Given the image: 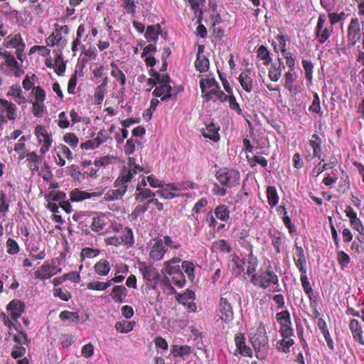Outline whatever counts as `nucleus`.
<instances>
[{
  "mask_svg": "<svg viewBox=\"0 0 364 364\" xmlns=\"http://www.w3.org/2000/svg\"><path fill=\"white\" fill-rule=\"evenodd\" d=\"M151 77L158 80V85L152 92L156 97H160L161 101H176L178 94L183 90L180 86L176 87L167 74H161L153 68L149 71Z\"/></svg>",
  "mask_w": 364,
  "mask_h": 364,
  "instance_id": "obj_1",
  "label": "nucleus"
},
{
  "mask_svg": "<svg viewBox=\"0 0 364 364\" xmlns=\"http://www.w3.org/2000/svg\"><path fill=\"white\" fill-rule=\"evenodd\" d=\"M276 319L279 324V333L282 339L276 344L277 349L287 353L290 348L294 344L292 337L294 335L290 314L288 310H284L276 314Z\"/></svg>",
  "mask_w": 364,
  "mask_h": 364,
  "instance_id": "obj_2",
  "label": "nucleus"
},
{
  "mask_svg": "<svg viewBox=\"0 0 364 364\" xmlns=\"http://www.w3.org/2000/svg\"><path fill=\"white\" fill-rule=\"evenodd\" d=\"M250 282L255 287L267 289L272 291H279L278 276L272 270L270 264L267 267H261L257 274L250 279Z\"/></svg>",
  "mask_w": 364,
  "mask_h": 364,
  "instance_id": "obj_3",
  "label": "nucleus"
},
{
  "mask_svg": "<svg viewBox=\"0 0 364 364\" xmlns=\"http://www.w3.org/2000/svg\"><path fill=\"white\" fill-rule=\"evenodd\" d=\"M0 69L9 76L19 77L23 73L21 64L16 60L14 54L8 50H0Z\"/></svg>",
  "mask_w": 364,
  "mask_h": 364,
  "instance_id": "obj_4",
  "label": "nucleus"
},
{
  "mask_svg": "<svg viewBox=\"0 0 364 364\" xmlns=\"http://www.w3.org/2000/svg\"><path fill=\"white\" fill-rule=\"evenodd\" d=\"M144 172V168L136 163L134 157H129L127 167L122 169L120 176L114 182V187H117L119 183L126 185L136 179V175Z\"/></svg>",
  "mask_w": 364,
  "mask_h": 364,
  "instance_id": "obj_5",
  "label": "nucleus"
},
{
  "mask_svg": "<svg viewBox=\"0 0 364 364\" xmlns=\"http://www.w3.org/2000/svg\"><path fill=\"white\" fill-rule=\"evenodd\" d=\"M46 91L40 86L33 87L29 94L28 100L32 104V113L36 117H43L46 111Z\"/></svg>",
  "mask_w": 364,
  "mask_h": 364,
  "instance_id": "obj_6",
  "label": "nucleus"
},
{
  "mask_svg": "<svg viewBox=\"0 0 364 364\" xmlns=\"http://www.w3.org/2000/svg\"><path fill=\"white\" fill-rule=\"evenodd\" d=\"M34 134L40 146V154L43 156L50 150L52 146L53 141L52 134L48 132L45 126L38 124L35 127Z\"/></svg>",
  "mask_w": 364,
  "mask_h": 364,
  "instance_id": "obj_7",
  "label": "nucleus"
},
{
  "mask_svg": "<svg viewBox=\"0 0 364 364\" xmlns=\"http://www.w3.org/2000/svg\"><path fill=\"white\" fill-rule=\"evenodd\" d=\"M216 178L221 185L232 188L238 185L240 176L239 171L235 169L222 168L217 171Z\"/></svg>",
  "mask_w": 364,
  "mask_h": 364,
  "instance_id": "obj_8",
  "label": "nucleus"
},
{
  "mask_svg": "<svg viewBox=\"0 0 364 364\" xmlns=\"http://www.w3.org/2000/svg\"><path fill=\"white\" fill-rule=\"evenodd\" d=\"M4 46L6 48H15L17 58L22 63L26 59L24 53L26 44L20 33L11 34L4 41Z\"/></svg>",
  "mask_w": 364,
  "mask_h": 364,
  "instance_id": "obj_9",
  "label": "nucleus"
},
{
  "mask_svg": "<svg viewBox=\"0 0 364 364\" xmlns=\"http://www.w3.org/2000/svg\"><path fill=\"white\" fill-rule=\"evenodd\" d=\"M54 31L50 34V36L46 40V45L49 47L58 46L63 48L65 46L67 42L66 39L63 36V34H68L69 28L66 25L60 26L57 23L54 25Z\"/></svg>",
  "mask_w": 364,
  "mask_h": 364,
  "instance_id": "obj_10",
  "label": "nucleus"
},
{
  "mask_svg": "<svg viewBox=\"0 0 364 364\" xmlns=\"http://www.w3.org/2000/svg\"><path fill=\"white\" fill-rule=\"evenodd\" d=\"M62 269L58 267L55 261L52 260L50 262H45L36 272H34L35 278L46 280L51 277L61 272Z\"/></svg>",
  "mask_w": 364,
  "mask_h": 364,
  "instance_id": "obj_11",
  "label": "nucleus"
},
{
  "mask_svg": "<svg viewBox=\"0 0 364 364\" xmlns=\"http://www.w3.org/2000/svg\"><path fill=\"white\" fill-rule=\"evenodd\" d=\"M217 316L225 323H229L232 321L234 313L232 307L227 298H220L217 309Z\"/></svg>",
  "mask_w": 364,
  "mask_h": 364,
  "instance_id": "obj_12",
  "label": "nucleus"
},
{
  "mask_svg": "<svg viewBox=\"0 0 364 364\" xmlns=\"http://www.w3.org/2000/svg\"><path fill=\"white\" fill-rule=\"evenodd\" d=\"M200 87L203 94L202 96L206 102L213 100L214 93L220 89L219 85L213 77L200 79Z\"/></svg>",
  "mask_w": 364,
  "mask_h": 364,
  "instance_id": "obj_13",
  "label": "nucleus"
},
{
  "mask_svg": "<svg viewBox=\"0 0 364 364\" xmlns=\"http://www.w3.org/2000/svg\"><path fill=\"white\" fill-rule=\"evenodd\" d=\"M333 31L331 25L326 23L325 15H320L316 28V34L320 43H325L331 36Z\"/></svg>",
  "mask_w": 364,
  "mask_h": 364,
  "instance_id": "obj_14",
  "label": "nucleus"
},
{
  "mask_svg": "<svg viewBox=\"0 0 364 364\" xmlns=\"http://www.w3.org/2000/svg\"><path fill=\"white\" fill-rule=\"evenodd\" d=\"M149 257L154 261H159L164 258L167 248L164 245V242L161 237L152 239L149 245Z\"/></svg>",
  "mask_w": 364,
  "mask_h": 364,
  "instance_id": "obj_15",
  "label": "nucleus"
},
{
  "mask_svg": "<svg viewBox=\"0 0 364 364\" xmlns=\"http://www.w3.org/2000/svg\"><path fill=\"white\" fill-rule=\"evenodd\" d=\"M180 262L181 259L179 257H174L164 263L162 272L164 274V278L162 282L164 284V285L169 286V277L181 270L178 265Z\"/></svg>",
  "mask_w": 364,
  "mask_h": 364,
  "instance_id": "obj_16",
  "label": "nucleus"
},
{
  "mask_svg": "<svg viewBox=\"0 0 364 364\" xmlns=\"http://www.w3.org/2000/svg\"><path fill=\"white\" fill-rule=\"evenodd\" d=\"M348 41L352 46H355L361 38L360 21L358 18L351 19L348 28Z\"/></svg>",
  "mask_w": 364,
  "mask_h": 364,
  "instance_id": "obj_17",
  "label": "nucleus"
},
{
  "mask_svg": "<svg viewBox=\"0 0 364 364\" xmlns=\"http://www.w3.org/2000/svg\"><path fill=\"white\" fill-rule=\"evenodd\" d=\"M0 116L9 120H15L17 117V107L15 104L0 98Z\"/></svg>",
  "mask_w": 364,
  "mask_h": 364,
  "instance_id": "obj_18",
  "label": "nucleus"
},
{
  "mask_svg": "<svg viewBox=\"0 0 364 364\" xmlns=\"http://www.w3.org/2000/svg\"><path fill=\"white\" fill-rule=\"evenodd\" d=\"M196 299L195 293L189 289L186 290L183 294H178L176 297L177 301L187 306L190 312H195L197 309L196 304L194 303Z\"/></svg>",
  "mask_w": 364,
  "mask_h": 364,
  "instance_id": "obj_19",
  "label": "nucleus"
},
{
  "mask_svg": "<svg viewBox=\"0 0 364 364\" xmlns=\"http://www.w3.org/2000/svg\"><path fill=\"white\" fill-rule=\"evenodd\" d=\"M156 193L159 196L166 200H171L182 196L177 192L175 183H169L167 184L164 183V185L156 191Z\"/></svg>",
  "mask_w": 364,
  "mask_h": 364,
  "instance_id": "obj_20",
  "label": "nucleus"
},
{
  "mask_svg": "<svg viewBox=\"0 0 364 364\" xmlns=\"http://www.w3.org/2000/svg\"><path fill=\"white\" fill-rule=\"evenodd\" d=\"M254 76L255 73L250 69L245 70L239 75L238 80L240 84L242 89L247 92H250L252 90Z\"/></svg>",
  "mask_w": 364,
  "mask_h": 364,
  "instance_id": "obj_21",
  "label": "nucleus"
},
{
  "mask_svg": "<svg viewBox=\"0 0 364 364\" xmlns=\"http://www.w3.org/2000/svg\"><path fill=\"white\" fill-rule=\"evenodd\" d=\"M246 339L243 333H237L235 336V343L237 347V351L242 356L252 357V350L250 346L246 344Z\"/></svg>",
  "mask_w": 364,
  "mask_h": 364,
  "instance_id": "obj_22",
  "label": "nucleus"
},
{
  "mask_svg": "<svg viewBox=\"0 0 364 364\" xmlns=\"http://www.w3.org/2000/svg\"><path fill=\"white\" fill-rule=\"evenodd\" d=\"M55 151L56 152V157H55V162L60 166L65 165V159H68L69 160L73 159L72 152L69 148L64 144H60L55 147Z\"/></svg>",
  "mask_w": 364,
  "mask_h": 364,
  "instance_id": "obj_23",
  "label": "nucleus"
},
{
  "mask_svg": "<svg viewBox=\"0 0 364 364\" xmlns=\"http://www.w3.org/2000/svg\"><path fill=\"white\" fill-rule=\"evenodd\" d=\"M156 52V46L153 43H150L144 48L141 57L144 58V62L147 67L152 68L156 64V60L154 57Z\"/></svg>",
  "mask_w": 364,
  "mask_h": 364,
  "instance_id": "obj_24",
  "label": "nucleus"
},
{
  "mask_svg": "<svg viewBox=\"0 0 364 364\" xmlns=\"http://www.w3.org/2000/svg\"><path fill=\"white\" fill-rule=\"evenodd\" d=\"M349 328L351 331L353 338L359 345H364L363 331L360 322L356 319H352L349 323Z\"/></svg>",
  "mask_w": 364,
  "mask_h": 364,
  "instance_id": "obj_25",
  "label": "nucleus"
},
{
  "mask_svg": "<svg viewBox=\"0 0 364 364\" xmlns=\"http://www.w3.org/2000/svg\"><path fill=\"white\" fill-rule=\"evenodd\" d=\"M117 187H118L117 189H109L105 193L104 196L105 200H119L123 197L127 191V186L119 183Z\"/></svg>",
  "mask_w": 364,
  "mask_h": 364,
  "instance_id": "obj_26",
  "label": "nucleus"
},
{
  "mask_svg": "<svg viewBox=\"0 0 364 364\" xmlns=\"http://www.w3.org/2000/svg\"><path fill=\"white\" fill-rule=\"evenodd\" d=\"M250 341L255 350H259L262 346L264 347L267 343V339L264 336V328H258L257 333L251 336Z\"/></svg>",
  "mask_w": 364,
  "mask_h": 364,
  "instance_id": "obj_27",
  "label": "nucleus"
},
{
  "mask_svg": "<svg viewBox=\"0 0 364 364\" xmlns=\"http://www.w3.org/2000/svg\"><path fill=\"white\" fill-rule=\"evenodd\" d=\"M25 306L19 300H13L7 306V311L14 320H17L24 311Z\"/></svg>",
  "mask_w": 364,
  "mask_h": 364,
  "instance_id": "obj_28",
  "label": "nucleus"
},
{
  "mask_svg": "<svg viewBox=\"0 0 364 364\" xmlns=\"http://www.w3.org/2000/svg\"><path fill=\"white\" fill-rule=\"evenodd\" d=\"M8 97H11L18 105H23L27 102V99L23 95L21 87L19 85H11L6 94Z\"/></svg>",
  "mask_w": 364,
  "mask_h": 364,
  "instance_id": "obj_29",
  "label": "nucleus"
},
{
  "mask_svg": "<svg viewBox=\"0 0 364 364\" xmlns=\"http://www.w3.org/2000/svg\"><path fill=\"white\" fill-rule=\"evenodd\" d=\"M102 194V193L96 192L89 193L78 188H75L70 193V198L73 202H80L85 199L91 198L92 197L100 196Z\"/></svg>",
  "mask_w": 364,
  "mask_h": 364,
  "instance_id": "obj_30",
  "label": "nucleus"
},
{
  "mask_svg": "<svg viewBox=\"0 0 364 364\" xmlns=\"http://www.w3.org/2000/svg\"><path fill=\"white\" fill-rule=\"evenodd\" d=\"M294 261L296 267L299 269L301 274L306 273V260L302 247H296L294 255Z\"/></svg>",
  "mask_w": 364,
  "mask_h": 364,
  "instance_id": "obj_31",
  "label": "nucleus"
},
{
  "mask_svg": "<svg viewBox=\"0 0 364 364\" xmlns=\"http://www.w3.org/2000/svg\"><path fill=\"white\" fill-rule=\"evenodd\" d=\"M95 272L100 277H107L111 271V264L106 259H100L94 267Z\"/></svg>",
  "mask_w": 364,
  "mask_h": 364,
  "instance_id": "obj_32",
  "label": "nucleus"
},
{
  "mask_svg": "<svg viewBox=\"0 0 364 364\" xmlns=\"http://www.w3.org/2000/svg\"><path fill=\"white\" fill-rule=\"evenodd\" d=\"M127 292V288L123 285H116L112 289L109 295L114 302L121 304L124 302Z\"/></svg>",
  "mask_w": 364,
  "mask_h": 364,
  "instance_id": "obj_33",
  "label": "nucleus"
},
{
  "mask_svg": "<svg viewBox=\"0 0 364 364\" xmlns=\"http://www.w3.org/2000/svg\"><path fill=\"white\" fill-rule=\"evenodd\" d=\"M26 161H28V167L33 173L39 170L41 159L36 151H28L26 154Z\"/></svg>",
  "mask_w": 364,
  "mask_h": 364,
  "instance_id": "obj_34",
  "label": "nucleus"
},
{
  "mask_svg": "<svg viewBox=\"0 0 364 364\" xmlns=\"http://www.w3.org/2000/svg\"><path fill=\"white\" fill-rule=\"evenodd\" d=\"M218 130V127L215 126L213 123H210L208 124L205 129L201 130V133L205 138L216 142L220 140Z\"/></svg>",
  "mask_w": 364,
  "mask_h": 364,
  "instance_id": "obj_35",
  "label": "nucleus"
},
{
  "mask_svg": "<svg viewBox=\"0 0 364 364\" xmlns=\"http://www.w3.org/2000/svg\"><path fill=\"white\" fill-rule=\"evenodd\" d=\"M321 139L318 136V134H314L311 136V139L309 141V146L313 150V156L314 158H321Z\"/></svg>",
  "mask_w": 364,
  "mask_h": 364,
  "instance_id": "obj_36",
  "label": "nucleus"
},
{
  "mask_svg": "<svg viewBox=\"0 0 364 364\" xmlns=\"http://www.w3.org/2000/svg\"><path fill=\"white\" fill-rule=\"evenodd\" d=\"M107 223V217L105 213H100L92 218L90 228L94 232L102 230Z\"/></svg>",
  "mask_w": 364,
  "mask_h": 364,
  "instance_id": "obj_37",
  "label": "nucleus"
},
{
  "mask_svg": "<svg viewBox=\"0 0 364 364\" xmlns=\"http://www.w3.org/2000/svg\"><path fill=\"white\" fill-rule=\"evenodd\" d=\"M192 352V348L189 346L172 345L171 347V354L173 357H182L189 355Z\"/></svg>",
  "mask_w": 364,
  "mask_h": 364,
  "instance_id": "obj_38",
  "label": "nucleus"
},
{
  "mask_svg": "<svg viewBox=\"0 0 364 364\" xmlns=\"http://www.w3.org/2000/svg\"><path fill=\"white\" fill-rule=\"evenodd\" d=\"M284 80L285 88H287L292 95H295L297 93L296 88L294 84L296 80V75L289 70L285 73Z\"/></svg>",
  "mask_w": 364,
  "mask_h": 364,
  "instance_id": "obj_39",
  "label": "nucleus"
},
{
  "mask_svg": "<svg viewBox=\"0 0 364 364\" xmlns=\"http://www.w3.org/2000/svg\"><path fill=\"white\" fill-rule=\"evenodd\" d=\"M170 278V285L167 286L169 289V292L172 293L174 291L173 287H171V282L177 286L179 288H181L184 286L186 283V279L183 273L181 272V270L178 271V272L175 273L174 274L169 277Z\"/></svg>",
  "mask_w": 364,
  "mask_h": 364,
  "instance_id": "obj_40",
  "label": "nucleus"
},
{
  "mask_svg": "<svg viewBox=\"0 0 364 364\" xmlns=\"http://www.w3.org/2000/svg\"><path fill=\"white\" fill-rule=\"evenodd\" d=\"M161 32V28L159 24L149 26L145 33V38L149 42L156 43Z\"/></svg>",
  "mask_w": 364,
  "mask_h": 364,
  "instance_id": "obj_41",
  "label": "nucleus"
},
{
  "mask_svg": "<svg viewBox=\"0 0 364 364\" xmlns=\"http://www.w3.org/2000/svg\"><path fill=\"white\" fill-rule=\"evenodd\" d=\"M110 66L112 68L110 73L111 76L117 80L120 85L124 86L127 81L124 73L119 68L114 62H112Z\"/></svg>",
  "mask_w": 364,
  "mask_h": 364,
  "instance_id": "obj_42",
  "label": "nucleus"
},
{
  "mask_svg": "<svg viewBox=\"0 0 364 364\" xmlns=\"http://www.w3.org/2000/svg\"><path fill=\"white\" fill-rule=\"evenodd\" d=\"M258 266V260L256 257L251 252L247 257V264L246 266V273L250 278H252L253 275L257 274V268Z\"/></svg>",
  "mask_w": 364,
  "mask_h": 364,
  "instance_id": "obj_43",
  "label": "nucleus"
},
{
  "mask_svg": "<svg viewBox=\"0 0 364 364\" xmlns=\"http://www.w3.org/2000/svg\"><path fill=\"white\" fill-rule=\"evenodd\" d=\"M257 57L260 60L263 61V65L265 66L269 65L272 60L270 52L263 45L259 46V48H257Z\"/></svg>",
  "mask_w": 364,
  "mask_h": 364,
  "instance_id": "obj_44",
  "label": "nucleus"
},
{
  "mask_svg": "<svg viewBox=\"0 0 364 364\" xmlns=\"http://www.w3.org/2000/svg\"><path fill=\"white\" fill-rule=\"evenodd\" d=\"M6 191H0V220L4 218L9 210V202L6 200Z\"/></svg>",
  "mask_w": 364,
  "mask_h": 364,
  "instance_id": "obj_45",
  "label": "nucleus"
},
{
  "mask_svg": "<svg viewBox=\"0 0 364 364\" xmlns=\"http://www.w3.org/2000/svg\"><path fill=\"white\" fill-rule=\"evenodd\" d=\"M214 214L215 217L223 222H226L230 218V210L227 205H219L215 208Z\"/></svg>",
  "mask_w": 364,
  "mask_h": 364,
  "instance_id": "obj_46",
  "label": "nucleus"
},
{
  "mask_svg": "<svg viewBox=\"0 0 364 364\" xmlns=\"http://www.w3.org/2000/svg\"><path fill=\"white\" fill-rule=\"evenodd\" d=\"M122 244L127 247H132L134 243V235L132 230L129 228H125L122 230V235L120 237Z\"/></svg>",
  "mask_w": 364,
  "mask_h": 364,
  "instance_id": "obj_47",
  "label": "nucleus"
},
{
  "mask_svg": "<svg viewBox=\"0 0 364 364\" xmlns=\"http://www.w3.org/2000/svg\"><path fill=\"white\" fill-rule=\"evenodd\" d=\"M245 262L237 255H233L230 263V267L232 269L236 275L240 274L244 271Z\"/></svg>",
  "mask_w": 364,
  "mask_h": 364,
  "instance_id": "obj_48",
  "label": "nucleus"
},
{
  "mask_svg": "<svg viewBox=\"0 0 364 364\" xmlns=\"http://www.w3.org/2000/svg\"><path fill=\"white\" fill-rule=\"evenodd\" d=\"M134 324L132 321L122 320L115 323V328L121 333H127L133 330Z\"/></svg>",
  "mask_w": 364,
  "mask_h": 364,
  "instance_id": "obj_49",
  "label": "nucleus"
},
{
  "mask_svg": "<svg viewBox=\"0 0 364 364\" xmlns=\"http://www.w3.org/2000/svg\"><path fill=\"white\" fill-rule=\"evenodd\" d=\"M157 195L156 192H153L150 189L144 188L140 190V191H136L135 194V199L136 201L141 203L143 202L146 199H151L155 196Z\"/></svg>",
  "mask_w": 364,
  "mask_h": 364,
  "instance_id": "obj_50",
  "label": "nucleus"
},
{
  "mask_svg": "<svg viewBox=\"0 0 364 364\" xmlns=\"http://www.w3.org/2000/svg\"><path fill=\"white\" fill-rule=\"evenodd\" d=\"M101 251L99 249H93L90 247H85L80 252V261L85 260L86 258L92 259L97 257Z\"/></svg>",
  "mask_w": 364,
  "mask_h": 364,
  "instance_id": "obj_51",
  "label": "nucleus"
},
{
  "mask_svg": "<svg viewBox=\"0 0 364 364\" xmlns=\"http://www.w3.org/2000/svg\"><path fill=\"white\" fill-rule=\"evenodd\" d=\"M195 66L196 70L199 72H205L209 68V60L205 56L198 55L195 62Z\"/></svg>",
  "mask_w": 364,
  "mask_h": 364,
  "instance_id": "obj_52",
  "label": "nucleus"
},
{
  "mask_svg": "<svg viewBox=\"0 0 364 364\" xmlns=\"http://www.w3.org/2000/svg\"><path fill=\"white\" fill-rule=\"evenodd\" d=\"M213 249L215 252L228 253L231 250V247L229 243L225 240H220L213 244Z\"/></svg>",
  "mask_w": 364,
  "mask_h": 364,
  "instance_id": "obj_53",
  "label": "nucleus"
},
{
  "mask_svg": "<svg viewBox=\"0 0 364 364\" xmlns=\"http://www.w3.org/2000/svg\"><path fill=\"white\" fill-rule=\"evenodd\" d=\"M267 196L269 204L274 207L277 205L279 202V197L274 187L269 186L267 190Z\"/></svg>",
  "mask_w": 364,
  "mask_h": 364,
  "instance_id": "obj_54",
  "label": "nucleus"
},
{
  "mask_svg": "<svg viewBox=\"0 0 364 364\" xmlns=\"http://www.w3.org/2000/svg\"><path fill=\"white\" fill-rule=\"evenodd\" d=\"M182 268L187 274L188 277L193 280L195 277V265L192 262L183 261L182 262Z\"/></svg>",
  "mask_w": 364,
  "mask_h": 364,
  "instance_id": "obj_55",
  "label": "nucleus"
},
{
  "mask_svg": "<svg viewBox=\"0 0 364 364\" xmlns=\"http://www.w3.org/2000/svg\"><path fill=\"white\" fill-rule=\"evenodd\" d=\"M351 227L358 231L360 234V237H358V240L360 241L364 240V227L360 221V220L357 218L355 219H353L350 221Z\"/></svg>",
  "mask_w": 364,
  "mask_h": 364,
  "instance_id": "obj_56",
  "label": "nucleus"
},
{
  "mask_svg": "<svg viewBox=\"0 0 364 364\" xmlns=\"http://www.w3.org/2000/svg\"><path fill=\"white\" fill-rule=\"evenodd\" d=\"M53 68H54V71L58 75H62L65 73V64L63 61V58L60 55H58L55 58Z\"/></svg>",
  "mask_w": 364,
  "mask_h": 364,
  "instance_id": "obj_57",
  "label": "nucleus"
},
{
  "mask_svg": "<svg viewBox=\"0 0 364 364\" xmlns=\"http://www.w3.org/2000/svg\"><path fill=\"white\" fill-rule=\"evenodd\" d=\"M302 66L305 71V76L306 80L311 83L313 79V68L314 65L311 61L303 60Z\"/></svg>",
  "mask_w": 364,
  "mask_h": 364,
  "instance_id": "obj_58",
  "label": "nucleus"
},
{
  "mask_svg": "<svg viewBox=\"0 0 364 364\" xmlns=\"http://www.w3.org/2000/svg\"><path fill=\"white\" fill-rule=\"evenodd\" d=\"M59 316L62 321H70L77 323L79 320V315L76 312L63 311L60 314Z\"/></svg>",
  "mask_w": 364,
  "mask_h": 364,
  "instance_id": "obj_59",
  "label": "nucleus"
},
{
  "mask_svg": "<svg viewBox=\"0 0 364 364\" xmlns=\"http://www.w3.org/2000/svg\"><path fill=\"white\" fill-rule=\"evenodd\" d=\"M14 341L17 343V345L23 346H28L29 343L27 335L22 331H18L14 335Z\"/></svg>",
  "mask_w": 364,
  "mask_h": 364,
  "instance_id": "obj_60",
  "label": "nucleus"
},
{
  "mask_svg": "<svg viewBox=\"0 0 364 364\" xmlns=\"http://www.w3.org/2000/svg\"><path fill=\"white\" fill-rule=\"evenodd\" d=\"M6 252L10 255H16L19 252V246L16 240L9 238L6 243Z\"/></svg>",
  "mask_w": 364,
  "mask_h": 364,
  "instance_id": "obj_61",
  "label": "nucleus"
},
{
  "mask_svg": "<svg viewBox=\"0 0 364 364\" xmlns=\"http://www.w3.org/2000/svg\"><path fill=\"white\" fill-rule=\"evenodd\" d=\"M337 260L341 269H343L350 263V258L349 255L343 251H339L337 254Z\"/></svg>",
  "mask_w": 364,
  "mask_h": 364,
  "instance_id": "obj_62",
  "label": "nucleus"
},
{
  "mask_svg": "<svg viewBox=\"0 0 364 364\" xmlns=\"http://www.w3.org/2000/svg\"><path fill=\"white\" fill-rule=\"evenodd\" d=\"M161 240L164 242V245H165L167 249L169 248L171 250H177L181 247V244L178 241L173 240L169 236H164L163 238H161Z\"/></svg>",
  "mask_w": 364,
  "mask_h": 364,
  "instance_id": "obj_63",
  "label": "nucleus"
},
{
  "mask_svg": "<svg viewBox=\"0 0 364 364\" xmlns=\"http://www.w3.org/2000/svg\"><path fill=\"white\" fill-rule=\"evenodd\" d=\"M63 141L70 146L75 148L78 145L79 139L74 133H67L63 136Z\"/></svg>",
  "mask_w": 364,
  "mask_h": 364,
  "instance_id": "obj_64",
  "label": "nucleus"
}]
</instances>
